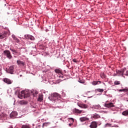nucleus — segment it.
Wrapping results in <instances>:
<instances>
[{
	"instance_id": "4be33fe9",
	"label": "nucleus",
	"mask_w": 128,
	"mask_h": 128,
	"mask_svg": "<svg viewBox=\"0 0 128 128\" xmlns=\"http://www.w3.org/2000/svg\"><path fill=\"white\" fill-rule=\"evenodd\" d=\"M119 92H128V88L120 89Z\"/></svg>"
},
{
	"instance_id": "aec40b11",
	"label": "nucleus",
	"mask_w": 128,
	"mask_h": 128,
	"mask_svg": "<svg viewBox=\"0 0 128 128\" xmlns=\"http://www.w3.org/2000/svg\"><path fill=\"white\" fill-rule=\"evenodd\" d=\"M74 112L76 114H82V110H80L78 109L75 108Z\"/></svg>"
},
{
	"instance_id": "473e14b6",
	"label": "nucleus",
	"mask_w": 128,
	"mask_h": 128,
	"mask_svg": "<svg viewBox=\"0 0 128 128\" xmlns=\"http://www.w3.org/2000/svg\"><path fill=\"white\" fill-rule=\"evenodd\" d=\"M9 128H12V126H10Z\"/></svg>"
},
{
	"instance_id": "9d476101",
	"label": "nucleus",
	"mask_w": 128,
	"mask_h": 128,
	"mask_svg": "<svg viewBox=\"0 0 128 128\" xmlns=\"http://www.w3.org/2000/svg\"><path fill=\"white\" fill-rule=\"evenodd\" d=\"M10 50L11 52H12L14 54H18V56H20V52H18L14 49L10 48Z\"/></svg>"
},
{
	"instance_id": "a211bd4d",
	"label": "nucleus",
	"mask_w": 128,
	"mask_h": 128,
	"mask_svg": "<svg viewBox=\"0 0 128 128\" xmlns=\"http://www.w3.org/2000/svg\"><path fill=\"white\" fill-rule=\"evenodd\" d=\"M6 36V33L0 34V40H2V38H4Z\"/></svg>"
},
{
	"instance_id": "2f4dec72",
	"label": "nucleus",
	"mask_w": 128,
	"mask_h": 128,
	"mask_svg": "<svg viewBox=\"0 0 128 128\" xmlns=\"http://www.w3.org/2000/svg\"><path fill=\"white\" fill-rule=\"evenodd\" d=\"M72 124H69V126H72Z\"/></svg>"
},
{
	"instance_id": "dca6fc26",
	"label": "nucleus",
	"mask_w": 128,
	"mask_h": 128,
	"mask_svg": "<svg viewBox=\"0 0 128 128\" xmlns=\"http://www.w3.org/2000/svg\"><path fill=\"white\" fill-rule=\"evenodd\" d=\"M92 84L93 86H96V84H102V82H100V81H93L92 82Z\"/></svg>"
},
{
	"instance_id": "2eb2a0df",
	"label": "nucleus",
	"mask_w": 128,
	"mask_h": 128,
	"mask_svg": "<svg viewBox=\"0 0 128 128\" xmlns=\"http://www.w3.org/2000/svg\"><path fill=\"white\" fill-rule=\"evenodd\" d=\"M44 100V95L40 94L38 96V101L40 102Z\"/></svg>"
},
{
	"instance_id": "c85d7f7f",
	"label": "nucleus",
	"mask_w": 128,
	"mask_h": 128,
	"mask_svg": "<svg viewBox=\"0 0 128 128\" xmlns=\"http://www.w3.org/2000/svg\"><path fill=\"white\" fill-rule=\"evenodd\" d=\"M124 76H128V70H127L126 73L124 74Z\"/></svg>"
},
{
	"instance_id": "412c9836",
	"label": "nucleus",
	"mask_w": 128,
	"mask_h": 128,
	"mask_svg": "<svg viewBox=\"0 0 128 128\" xmlns=\"http://www.w3.org/2000/svg\"><path fill=\"white\" fill-rule=\"evenodd\" d=\"M80 108H88V105L84 104H82L80 106Z\"/></svg>"
},
{
	"instance_id": "b1692460",
	"label": "nucleus",
	"mask_w": 128,
	"mask_h": 128,
	"mask_svg": "<svg viewBox=\"0 0 128 128\" xmlns=\"http://www.w3.org/2000/svg\"><path fill=\"white\" fill-rule=\"evenodd\" d=\"M28 96H30V94H28V92H26V91H24V98H28Z\"/></svg>"
},
{
	"instance_id": "5701e85b",
	"label": "nucleus",
	"mask_w": 128,
	"mask_h": 128,
	"mask_svg": "<svg viewBox=\"0 0 128 128\" xmlns=\"http://www.w3.org/2000/svg\"><path fill=\"white\" fill-rule=\"evenodd\" d=\"M122 114L123 116H128V110H126L122 112Z\"/></svg>"
},
{
	"instance_id": "6e6552de",
	"label": "nucleus",
	"mask_w": 128,
	"mask_h": 128,
	"mask_svg": "<svg viewBox=\"0 0 128 128\" xmlns=\"http://www.w3.org/2000/svg\"><path fill=\"white\" fill-rule=\"evenodd\" d=\"M3 82L7 84H11L12 80L8 78H5L3 80Z\"/></svg>"
},
{
	"instance_id": "393cba45",
	"label": "nucleus",
	"mask_w": 128,
	"mask_h": 128,
	"mask_svg": "<svg viewBox=\"0 0 128 128\" xmlns=\"http://www.w3.org/2000/svg\"><path fill=\"white\" fill-rule=\"evenodd\" d=\"M114 84H115V86H118V84H120V82L118 81V80H116L114 82Z\"/></svg>"
},
{
	"instance_id": "72a5a7b5",
	"label": "nucleus",
	"mask_w": 128,
	"mask_h": 128,
	"mask_svg": "<svg viewBox=\"0 0 128 128\" xmlns=\"http://www.w3.org/2000/svg\"><path fill=\"white\" fill-rule=\"evenodd\" d=\"M98 107H100V105H98Z\"/></svg>"
},
{
	"instance_id": "0eeeda50",
	"label": "nucleus",
	"mask_w": 128,
	"mask_h": 128,
	"mask_svg": "<svg viewBox=\"0 0 128 128\" xmlns=\"http://www.w3.org/2000/svg\"><path fill=\"white\" fill-rule=\"evenodd\" d=\"M97 123L96 122H92L90 125L91 128H96L98 127Z\"/></svg>"
},
{
	"instance_id": "ddd939ff",
	"label": "nucleus",
	"mask_w": 128,
	"mask_h": 128,
	"mask_svg": "<svg viewBox=\"0 0 128 128\" xmlns=\"http://www.w3.org/2000/svg\"><path fill=\"white\" fill-rule=\"evenodd\" d=\"M18 98H24V91H22L18 95Z\"/></svg>"
},
{
	"instance_id": "9b49d317",
	"label": "nucleus",
	"mask_w": 128,
	"mask_h": 128,
	"mask_svg": "<svg viewBox=\"0 0 128 128\" xmlns=\"http://www.w3.org/2000/svg\"><path fill=\"white\" fill-rule=\"evenodd\" d=\"M18 116V113L16 112H12L10 114V117L12 118H16Z\"/></svg>"
},
{
	"instance_id": "4468645a",
	"label": "nucleus",
	"mask_w": 128,
	"mask_h": 128,
	"mask_svg": "<svg viewBox=\"0 0 128 128\" xmlns=\"http://www.w3.org/2000/svg\"><path fill=\"white\" fill-rule=\"evenodd\" d=\"M8 72H10V74H12V72H14V66H10L8 68Z\"/></svg>"
},
{
	"instance_id": "f03ea898",
	"label": "nucleus",
	"mask_w": 128,
	"mask_h": 128,
	"mask_svg": "<svg viewBox=\"0 0 128 128\" xmlns=\"http://www.w3.org/2000/svg\"><path fill=\"white\" fill-rule=\"evenodd\" d=\"M4 56H6L8 58L9 60H12V56L10 54V52L8 50H6L4 51Z\"/></svg>"
},
{
	"instance_id": "7ed1b4c3",
	"label": "nucleus",
	"mask_w": 128,
	"mask_h": 128,
	"mask_svg": "<svg viewBox=\"0 0 128 128\" xmlns=\"http://www.w3.org/2000/svg\"><path fill=\"white\" fill-rule=\"evenodd\" d=\"M124 70H126V68L117 70L116 74H118V76H124Z\"/></svg>"
},
{
	"instance_id": "f704fd0d",
	"label": "nucleus",
	"mask_w": 128,
	"mask_h": 128,
	"mask_svg": "<svg viewBox=\"0 0 128 128\" xmlns=\"http://www.w3.org/2000/svg\"><path fill=\"white\" fill-rule=\"evenodd\" d=\"M62 78H64V76H62Z\"/></svg>"
},
{
	"instance_id": "7c9ffc66",
	"label": "nucleus",
	"mask_w": 128,
	"mask_h": 128,
	"mask_svg": "<svg viewBox=\"0 0 128 128\" xmlns=\"http://www.w3.org/2000/svg\"><path fill=\"white\" fill-rule=\"evenodd\" d=\"M68 120H72V122H74L73 118H68Z\"/></svg>"
},
{
	"instance_id": "20e7f679",
	"label": "nucleus",
	"mask_w": 128,
	"mask_h": 128,
	"mask_svg": "<svg viewBox=\"0 0 128 128\" xmlns=\"http://www.w3.org/2000/svg\"><path fill=\"white\" fill-rule=\"evenodd\" d=\"M24 38L26 40H34V37L32 35H25Z\"/></svg>"
},
{
	"instance_id": "a878e982",
	"label": "nucleus",
	"mask_w": 128,
	"mask_h": 128,
	"mask_svg": "<svg viewBox=\"0 0 128 128\" xmlns=\"http://www.w3.org/2000/svg\"><path fill=\"white\" fill-rule=\"evenodd\" d=\"M97 92H103L104 89H100V88H98L96 89Z\"/></svg>"
},
{
	"instance_id": "f8f14e48",
	"label": "nucleus",
	"mask_w": 128,
	"mask_h": 128,
	"mask_svg": "<svg viewBox=\"0 0 128 128\" xmlns=\"http://www.w3.org/2000/svg\"><path fill=\"white\" fill-rule=\"evenodd\" d=\"M100 116L98 114H95L92 116H91V118H94V120H96L98 118H100Z\"/></svg>"
},
{
	"instance_id": "c756f323",
	"label": "nucleus",
	"mask_w": 128,
	"mask_h": 128,
	"mask_svg": "<svg viewBox=\"0 0 128 128\" xmlns=\"http://www.w3.org/2000/svg\"><path fill=\"white\" fill-rule=\"evenodd\" d=\"M73 62H78V61L76 60V58L73 59Z\"/></svg>"
},
{
	"instance_id": "bb28decb",
	"label": "nucleus",
	"mask_w": 128,
	"mask_h": 128,
	"mask_svg": "<svg viewBox=\"0 0 128 128\" xmlns=\"http://www.w3.org/2000/svg\"><path fill=\"white\" fill-rule=\"evenodd\" d=\"M28 104V101L23 100L22 102V104Z\"/></svg>"
},
{
	"instance_id": "1a4fd4ad",
	"label": "nucleus",
	"mask_w": 128,
	"mask_h": 128,
	"mask_svg": "<svg viewBox=\"0 0 128 128\" xmlns=\"http://www.w3.org/2000/svg\"><path fill=\"white\" fill-rule=\"evenodd\" d=\"M80 120L82 122H84L90 120V119L87 117H82L80 118Z\"/></svg>"
},
{
	"instance_id": "cd10ccee",
	"label": "nucleus",
	"mask_w": 128,
	"mask_h": 128,
	"mask_svg": "<svg viewBox=\"0 0 128 128\" xmlns=\"http://www.w3.org/2000/svg\"><path fill=\"white\" fill-rule=\"evenodd\" d=\"M100 76L102 78H106V74H104V73H102V74H101Z\"/></svg>"
},
{
	"instance_id": "423d86ee",
	"label": "nucleus",
	"mask_w": 128,
	"mask_h": 128,
	"mask_svg": "<svg viewBox=\"0 0 128 128\" xmlns=\"http://www.w3.org/2000/svg\"><path fill=\"white\" fill-rule=\"evenodd\" d=\"M17 64H18L20 66H26V63L22 60H18Z\"/></svg>"
},
{
	"instance_id": "f257e3e1",
	"label": "nucleus",
	"mask_w": 128,
	"mask_h": 128,
	"mask_svg": "<svg viewBox=\"0 0 128 128\" xmlns=\"http://www.w3.org/2000/svg\"><path fill=\"white\" fill-rule=\"evenodd\" d=\"M52 96L56 100H60L59 102L61 104L60 105V106H64V102L62 101V96L60 94H58V93L54 92L52 94Z\"/></svg>"
},
{
	"instance_id": "39448f33",
	"label": "nucleus",
	"mask_w": 128,
	"mask_h": 128,
	"mask_svg": "<svg viewBox=\"0 0 128 128\" xmlns=\"http://www.w3.org/2000/svg\"><path fill=\"white\" fill-rule=\"evenodd\" d=\"M104 106H106V108H114V103L112 102H110L108 104H104Z\"/></svg>"
},
{
	"instance_id": "f3484780",
	"label": "nucleus",
	"mask_w": 128,
	"mask_h": 128,
	"mask_svg": "<svg viewBox=\"0 0 128 128\" xmlns=\"http://www.w3.org/2000/svg\"><path fill=\"white\" fill-rule=\"evenodd\" d=\"M12 38L16 42H20V40L18 38L16 37V36L14 35H12Z\"/></svg>"
},
{
	"instance_id": "6ab92c4d",
	"label": "nucleus",
	"mask_w": 128,
	"mask_h": 128,
	"mask_svg": "<svg viewBox=\"0 0 128 128\" xmlns=\"http://www.w3.org/2000/svg\"><path fill=\"white\" fill-rule=\"evenodd\" d=\"M54 72L56 74H62V72L60 69H56Z\"/></svg>"
}]
</instances>
